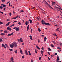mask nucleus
I'll return each mask as SVG.
<instances>
[{
	"label": "nucleus",
	"instance_id": "f03ea898",
	"mask_svg": "<svg viewBox=\"0 0 62 62\" xmlns=\"http://www.w3.org/2000/svg\"><path fill=\"white\" fill-rule=\"evenodd\" d=\"M41 23L43 24L44 25V24H45V23L46 22H45V21L43 20V19H42L41 21Z\"/></svg>",
	"mask_w": 62,
	"mask_h": 62
},
{
	"label": "nucleus",
	"instance_id": "7c9ffc66",
	"mask_svg": "<svg viewBox=\"0 0 62 62\" xmlns=\"http://www.w3.org/2000/svg\"><path fill=\"white\" fill-rule=\"evenodd\" d=\"M29 54L30 55H31V53H30V51H28Z\"/></svg>",
	"mask_w": 62,
	"mask_h": 62
},
{
	"label": "nucleus",
	"instance_id": "4468645a",
	"mask_svg": "<svg viewBox=\"0 0 62 62\" xmlns=\"http://www.w3.org/2000/svg\"><path fill=\"white\" fill-rule=\"evenodd\" d=\"M29 25H28L27 27V30L28 31L29 29Z\"/></svg>",
	"mask_w": 62,
	"mask_h": 62
},
{
	"label": "nucleus",
	"instance_id": "ea45409f",
	"mask_svg": "<svg viewBox=\"0 0 62 62\" xmlns=\"http://www.w3.org/2000/svg\"><path fill=\"white\" fill-rule=\"evenodd\" d=\"M17 40L19 42L20 41V39H17Z\"/></svg>",
	"mask_w": 62,
	"mask_h": 62
},
{
	"label": "nucleus",
	"instance_id": "4d7b16f0",
	"mask_svg": "<svg viewBox=\"0 0 62 62\" xmlns=\"http://www.w3.org/2000/svg\"><path fill=\"white\" fill-rule=\"evenodd\" d=\"M25 23L26 25H27V22H26Z\"/></svg>",
	"mask_w": 62,
	"mask_h": 62
},
{
	"label": "nucleus",
	"instance_id": "f3484780",
	"mask_svg": "<svg viewBox=\"0 0 62 62\" xmlns=\"http://www.w3.org/2000/svg\"><path fill=\"white\" fill-rule=\"evenodd\" d=\"M20 41L21 42H23V39L22 38H20Z\"/></svg>",
	"mask_w": 62,
	"mask_h": 62
},
{
	"label": "nucleus",
	"instance_id": "a878e982",
	"mask_svg": "<svg viewBox=\"0 0 62 62\" xmlns=\"http://www.w3.org/2000/svg\"><path fill=\"white\" fill-rule=\"evenodd\" d=\"M15 24H13V25H11L9 26V27H12V26H13Z\"/></svg>",
	"mask_w": 62,
	"mask_h": 62
},
{
	"label": "nucleus",
	"instance_id": "f704fd0d",
	"mask_svg": "<svg viewBox=\"0 0 62 62\" xmlns=\"http://www.w3.org/2000/svg\"><path fill=\"white\" fill-rule=\"evenodd\" d=\"M2 41H3V40L0 38V42H2Z\"/></svg>",
	"mask_w": 62,
	"mask_h": 62
},
{
	"label": "nucleus",
	"instance_id": "412c9836",
	"mask_svg": "<svg viewBox=\"0 0 62 62\" xmlns=\"http://www.w3.org/2000/svg\"><path fill=\"white\" fill-rule=\"evenodd\" d=\"M46 39H47V38H46V37H45L44 40L45 41H46Z\"/></svg>",
	"mask_w": 62,
	"mask_h": 62
},
{
	"label": "nucleus",
	"instance_id": "f8f14e48",
	"mask_svg": "<svg viewBox=\"0 0 62 62\" xmlns=\"http://www.w3.org/2000/svg\"><path fill=\"white\" fill-rule=\"evenodd\" d=\"M10 47H11V48H13V47L14 46H13V45H12H12H10Z\"/></svg>",
	"mask_w": 62,
	"mask_h": 62
},
{
	"label": "nucleus",
	"instance_id": "9b49d317",
	"mask_svg": "<svg viewBox=\"0 0 62 62\" xmlns=\"http://www.w3.org/2000/svg\"><path fill=\"white\" fill-rule=\"evenodd\" d=\"M40 52L42 55H43V52H44L43 51H42V50H41V51Z\"/></svg>",
	"mask_w": 62,
	"mask_h": 62
},
{
	"label": "nucleus",
	"instance_id": "6e6552de",
	"mask_svg": "<svg viewBox=\"0 0 62 62\" xmlns=\"http://www.w3.org/2000/svg\"><path fill=\"white\" fill-rule=\"evenodd\" d=\"M2 47H4L5 49H6V47L5 46L4 44H2L1 45Z\"/></svg>",
	"mask_w": 62,
	"mask_h": 62
},
{
	"label": "nucleus",
	"instance_id": "bf43d9fd",
	"mask_svg": "<svg viewBox=\"0 0 62 62\" xmlns=\"http://www.w3.org/2000/svg\"><path fill=\"white\" fill-rule=\"evenodd\" d=\"M10 2V1H8V2L6 4H8V3H9Z\"/></svg>",
	"mask_w": 62,
	"mask_h": 62
},
{
	"label": "nucleus",
	"instance_id": "473e14b6",
	"mask_svg": "<svg viewBox=\"0 0 62 62\" xmlns=\"http://www.w3.org/2000/svg\"><path fill=\"white\" fill-rule=\"evenodd\" d=\"M59 56H57V58L56 59V60H59Z\"/></svg>",
	"mask_w": 62,
	"mask_h": 62
},
{
	"label": "nucleus",
	"instance_id": "aec40b11",
	"mask_svg": "<svg viewBox=\"0 0 62 62\" xmlns=\"http://www.w3.org/2000/svg\"><path fill=\"white\" fill-rule=\"evenodd\" d=\"M4 33H8V31L6 30H5L4 32Z\"/></svg>",
	"mask_w": 62,
	"mask_h": 62
},
{
	"label": "nucleus",
	"instance_id": "6ab92c4d",
	"mask_svg": "<svg viewBox=\"0 0 62 62\" xmlns=\"http://www.w3.org/2000/svg\"><path fill=\"white\" fill-rule=\"evenodd\" d=\"M29 21L30 22V23H32V21L31 19H30Z\"/></svg>",
	"mask_w": 62,
	"mask_h": 62
},
{
	"label": "nucleus",
	"instance_id": "ddd939ff",
	"mask_svg": "<svg viewBox=\"0 0 62 62\" xmlns=\"http://www.w3.org/2000/svg\"><path fill=\"white\" fill-rule=\"evenodd\" d=\"M20 53L22 54H23V52H22V50L21 49L20 50Z\"/></svg>",
	"mask_w": 62,
	"mask_h": 62
},
{
	"label": "nucleus",
	"instance_id": "49530a36",
	"mask_svg": "<svg viewBox=\"0 0 62 62\" xmlns=\"http://www.w3.org/2000/svg\"><path fill=\"white\" fill-rule=\"evenodd\" d=\"M41 49L42 50H43V51H44V48H43V47H42V48H41Z\"/></svg>",
	"mask_w": 62,
	"mask_h": 62
},
{
	"label": "nucleus",
	"instance_id": "a211bd4d",
	"mask_svg": "<svg viewBox=\"0 0 62 62\" xmlns=\"http://www.w3.org/2000/svg\"><path fill=\"white\" fill-rule=\"evenodd\" d=\"M29 37L30 38V39H31V40H32L33 39H32V36L30 35V36Z\"/></svg>",
	"mask_w": 62,
	"mask_h": 62
},
{
	"label": "nucleus",
	"instance_id": "09e8293b",
	"mask_svg": "<svg viewBox=\"0 0 62 62\" xmlns=\"http://www.w3.org/2000/svg\"><path fill=\"white\" fill-rule=\"evenodd\" d=\"M39 60H41V57H39Z\"/></svg>",
	"mask_w": 62,
	"mask_h": 62
},
{
	"label": "nucleus",
	"instance_id": "052dcab7",
	"mask_svg": "<svg viewBox=\"0 0 62 62\" xmlns=\"http://www.w3.org/2000/svg\"><path fill=\"white\" fill-rule=\"evenodd\" d=\"M4 11H5V10H6V8H4L3 9Z\"/></svg>",
	"mask_w": 62,
	"mask_h": 62
},
{
	"label": "nucleus",
	"instance_id": "a18cd8bd",
	"mask_svg": "<svg viewBox=\"0 0 62 62\" xmlns=\"http://www.w3.org/2000/svg\"><path fill=\"white\" fill-rule=\"evenodd\" d=\"M24 57V56L23 55L22 56V58H23Z\"/></svg>",
	"mask_w": 62,
	"mask_h": 62
},
{
	"label": "nucleus",
	"instance_id": "774afa93",
	"mask_svg": "<svg viewBox=\"0 0 62 62\" xmlns=\"http://www.w3.org/2000/svg\"><path fill=\"white\" fill-rule=\"evenodd\" d=\"M0 8H3V7H2V6H0Z\"/></svg>",
	"mask_w": 62,
	"mask_h": 62
},
{
	"label": "nucleus",
	"instance_id": "a19ab883",
	"mask_svg": "<svg viewBox=\"0 0 62 62\" xmlns=\"http://www.w3.org/2000/svg\"><path fill=\"white\" fill-rule=\"evenodd\" d=\"M9 51H13V49H9Z\"/></svg>",
	"mask_w": 62,
	"mask_h": 62
},
{
	"label": "nucleus",
	"instance_id": "2f4dec72",
	"mask_svg": "<svg viewBox=\"0 0 62 62\" xmlns=\"http://www.w3.org/2000/svg\"><path fill=\"white\" fill-rule=\"evenodd\" d=\"M50 46H51V47H54V45H51Z\"/></svg>",
	"mask_w": 62,
	"mask_h": 62
},
{
	"label": "nucleus",
	"instance_id": "5fc2aeb1",
	"mask_svg": "<svg viewBox=\"0 0 62 62\" xmlns=\"http://www.w3.org/2000/svg\"><path fill=\"white\" fill-rule=\"evenodd\" d=\"M51 57L52 58H53V55H51Z\"/></svg>",
	"mask_w": 62,
	"mask_h": 62
},
{
	"label": "nucleus",
	"instance_id": "c9c22d12",
	"mask_svg": "<svg viewBox=\"0 0 62 62\" xmlns=\"http://www.w3.org/2000/svg\"><path fill=\"white\" fill-rule=\"evenodd\" d=\"M1 1L2 2H5V0H1Z\"/></svg>",
	"mask_w": 62,
	"mask_h": 62
},
{
	"label": "nucleus",
	"instance_id": "4be33fe9",
	"mask_svg": "<svg viewBox=\"0 0 62 62\" xmlns=\"http://www.w3.org/2000/svg\"><path fill=\"white\" fill-rule=\"evenodd\" d=\"M9 25V23H8L7 24H6L5 25H6V26H8Z\"/></svg>",
	"mask_w": 62,
	"mask_h": 62
},
{
	"label": "nucleus",
	"instance_id": "6e6d98bb",
	"mask_svg": "<svg viewBox=\"0 0 62 62\" xmlns=\"http://www.w3.org/2000/svg\"><path fill=\"white\" fill-rule=\"evenodd\" d=\"M56 31H59V30H58V29L57 28V29H56Z\"/></svg>",
	"mask_w": 62,
	"mask_h": 62
},
{
	"label": "nucleus",
	"instance_id": "423d86ee",
	"mask_svg": "<svg viewBox=\"0 0 62 62\" xmlns=\"http://www.w3.org/2000/svg\"><path fill=\"white\" fill-rule=\"evenodd\" d=\"M45 25H51L49 23H45Z\"/></svg>",
	"mask_w": 62,
	"mask_h": 62
},
{
	"label": "nucleus",
	"instance_id": "c03bdc74",
	"mask_svg": "<svg viewBox=\"0 0 62 62\" xmlns=\"http://www.w3.org/2000/svg\"><path fill=\"white\" fill-rule=\"evenodd\" d=\"M32 31H33V30L32 29H31V33H32Z\"/></svg>",
	"mask_w": 62,
	"mask_h": 62
},
{
	"label": "nucleus",
	"instance_id": "c756f323",
	"mask_svg": "<svg viewBox=\"0 0 62 62\" xmlns=\"http://www.w3.org/2000/svg\"><path fill=\"white\" fill-rule=\"evenodd\" d=\"M38 30L39 32H40V31H41V30L39 28H38Z\"/></svg>",
	"mask_w": 62,
	"mask_h": 62
},
{
	"label": "nucleus",
	"instance_id": "864d4df0",
	"mask_svg": "<svg viewBox=\"0 0 62 62\" xmlns=\"http://www.w3.org/2000/svg\"><path fill=\"white\" fill-rule=\"evenodd\" d=\"M48 60H50V58L49 57H48Z\"/></svg>",
	"mask_w": 62,
	"mask_h": 62
},
{
	"label": "nucleus",
	"instance_id": "0eeeda50",
	"mask_svg": "<svg viewBox=\"0 0 62 62\" xmlns=\"http://www.w3.org/2000/svg\"><path fill=\"white\" fill-rule=\"evenodd\" d=\"M7 30H9V31H11V30H12L11 28L10 27H7Z\"/></svg>",
	"mask_w": 62,
	"mask_h": 62
},
{
	"label": "nucleus",
	"instance_id": "58836bf2",
	"mask_svg": "<svg viewBox=\"0 0 62 62\" xmlns=\"http://www.w3.org/2000/svg\"><path fill=\"white\" fill-rule=\"evenodd\" d=\"M3 23H4L0 21V24H3Z\"/></svg>",
	"mask_w": 62,
	"mask_h": 62
},
{
	"label": "nucleus",
	"instance_id": "de8ad7c7",
	"mask_svg": "<svg viewBox=\"0 0 62 62\" xmlns=\"http://www.w3.org/2000/svg\"><path fill=\"white\" fill-rule=\"evenodd\" d=\"M3 7H6V5H4L3 6Z\"/></svg>",
	"mask_w": 62,
	"mask_h": 62
},
{
	"label": "nucleus",
	"instance_id": "393cba45",
	"mask_svg": "<svg viewBox=\"0 0 62 62\" xmlns=\"http://www.w3.org/2000/svg\"><path fill=\"white\" fill-rule=\"evenodd\" d=\"M52 2V4H53V5H55V3L54 2Z\"/></svg>",
	"mask_w": 62,
	"mask_h": 62
},
{
	"label": "nucleus",
	"instance_id": "c85d7f7f",
	"mask_svg": "<svg viewBox=\"0 0 62 62\" xmlns=\"http://www.w3.org/2000/svg\"><path fill=\"white\" fill-rule=\"evenodd\" d=\"M18 17H19V16L18 15H17V16L16 17H15V19H17V18H18Z\"/></svg>",
	"mask_w": 62,
	"mask_h": 62
},
{
	"label": "nucleus",
	"instance_id": "680f3d73",
	"mask_svg": "<svg viewBox=\"0 0 62 62\" xmlns=\"http://www.w3.org/2000/svg\"><path fill=\"white\" fill-rule=\"evenodd\" d=\"M0 12L1 13H2V14H4V13L3 12H2L1 11Z\"/></svg>",
	"mask_w": 62,
	"mask_h": 62
},
{
	"label": "nucleus",
	"instance_id": "0e129e2a",
	"mask_svg": "<svg viewBox=\"0 0 62 62\" xmlns=\"http://www.w3.org/2000/svg\"><path fill=\"white\" fill-rule=\"evenodd\" d=\"M48 54L49 55H50V53L49 52H48Z\"/></svg>",
	"mask_w": 62,
	"mask_h": 62
},
{
	"label": "nucleus",
	"instance_id": "13d9d810",
	"mask_svg": "<svg viewBox=\"0 0 62 62\" xmlns=\"http://www.w3.org/2000/svg\"><path fill=\"white\" fill-rule=\"evenodd\" d=\"M9 15L10 16H11V13H10L9 14Z\"/></svg>",
	"mask_w": 62,
	"mask_h": 62
},
{
	"label": "nucleus",
	"instance_id": "338daca9",
	"mask_svg": "<svg viewBox=\"0 0 62 62\" xmlns=\"http://www.w3.org/2000/svg\"><path fill=\"white\" fill-rule=\"evenodd\" d=\"M9 6H10V3H9Z\"/></svg>",
	"mask_w": 62,
	"mask_h": 62
},
{
	"label": "nucleus",
	"instance_id": "37998d69",
	"mask_svg": "<svg viewBox=\"0 0 62 62\" xmlns=\"http://www.w3.org/2000/svg\"><path fill=\"white\" fill-rule=\"evenodd\" d=\"M35 52L36 53H37V49H36L35 51Z\"/></svg>",
	"mask_w": 62,
	"mask_h": 62
},
{
	"label": "nucleus",
	"instance_id": "cd10ccee",
	"mask_svg": "<svg viewBox=\"0 0 62 62\" xmlns=\"http://www.w3.org/2000/svg\"><path fill=\"white\" fill-rule=\"evenodd\" d=\"M5 46H6L8 48V45H7V44H5Z\"/></svg>",
	"mask_w": 62,
	"mask_h": 62
},
{
	"label": "nucleus",
	"instance_id": "603ef678",
	"mask_svg": "<svg viewBox=\"0 0 62 62\" xmlns=\"http://www.w3.org/2000/svg\"><path fill=\"white\" fill-rule=\"evenodd\" d=\"M37 49H38V50H40V48L39 47H37Z\"/></svg>",
	"mask_w": 62,
	"mask_h": 62
},
{
	"label": "nucleus",
	"instance_id": "bb28decb",
	"mask_svg": "<svg viewBox=\"0 0 62 62\" xmlns=\"http://www.w3.org/2000/svg\"><path fill=\"white\" fill-rule=\"evenodd\" d=\"M18 24H19V25H21V24H22V23H21V22H19L18 23Z\"/></svg>",
	"mask_w": 62,
	"mask_h": 62
},
{
	"label": "nucleus",
	"instance_id": "e2e57ef3",
	"mask_svg": "<svg viewBox=\"0 0 62 62\" xmlns=\"http://www.w3.org/2000/svg\"><path fill=\"white\" fill-rule=\"evenodd\" d=\"M38 42L39 43V39H38Z\"/></svg>",
	"mask_w": 62,
	"mask_h": 62
},
{
	"label": "nucleus",
	"instance_id": "f257e3e1",
	"mask_svg": "<svg viewBox=\"0 0 62 62\" xmlns=\"http://www.w3.org/2000/svg\"><path fill=\"white\" fill-rule=\"evenodd\" d=\"M12 44L13 46H15V47H17V44L16 42L13 43H12Z\"/></svg>",
	"mask_w": 62,
	"mask_h": 62
},
{
	"label": "nucleus",
	"instance_id": "72a5a7b5",
	"mask_svg": "<svg viewBox=\"0 0 62 62\" xmlns=\"http://www.w3.org/2000/svg\"><path fill=\"white\" fill-rule=\"evenodd\" d=\"M57 49H59V50H60V49H61V48L60 47H57Z\"/></svg>",
	"mask_w": 62,
	"mask_h": 62
},
{
	"label": "nucleus",
	"instance_id": "39448f33",
	"mask_svg": "<svg viewBox=\"0 0 62 62\" xmlns=\"http://www.w3.org/2000/svg\"><path fill=\"white\" fill-rule=\"evenodd\" d=\"M11 61H9V62H14V61H13V57H12L11 58Z\"/></svg>",
	"mask_w": 62,
	"mask_h": 62
},
{
	"label": "nucleus",
	"instance_id": "79ce46f5",
	"mask_svg": "<svg viewBox=\"0 0 62 62\" xmlns=\"http://www.w3.org/2000/svg\"><path fill=\"white\" fill-rule=\"evenodd\" d=\"M16 28H17V27H14V28H13V29H16Z\"/></svg>",
	"mask_w": 62,
	"mask_h": 62
},
{
	"label": "nucleus",
	"instance_id": "9d476101",
	"mask_svg": "<svg viewBox=\"0 0 62 62\" xmlns=\"http://www.w3.org/2000/svg\"><path fill=\"white\" fill-rule=\"evenodd\" d=\"M16 31H19V28L18 27L16 28Z\"/></svg>",
	"mask_w": 62,
	"mask_h": 62
},
{
	"label": "nucleus",
	"instance_id": "2eb2a0df",
	"mask_svg": "<svg viewBox=\"0 0 62 62\" xmlns=\"http://www.w3.org/2000/svg\"><path fill=\"white\" fill-rule=\"evenodd\" d=\"M0 35L1 36H4V35H5V34L4 33H1Z\"/></svg>",
	"mask_w": 62,
	"mask_h": 62
},
{
	"label": "nucleus",
	"instance_id": "69168bd1",
	"mask_svg": "<svg viewBox=\"0 0 62 62\" xmlns=\"http://www.w3.org/2000/svg\"><path fill=\"white\" fill-rule=\"evenodd\" d=\"M54 54H55V55H57V53H55Z\"/></svg>",
	"mask_w": 62,
	"mask_h": 62
},
{
	"label": "nucleus",
	"instance_id": "7ed1b4c3",
	"mask_svg": "<svg viewBox=\"0 0 62 62\" xmlns=\"http://www.w3.org/2000/svg\"><path fill=\"white\" fill-rule=\"evenodd\" d=\"M13 32H12L10 34H9L7 36H8V37H9V36H10L12 35H13Z\"/></svg>",
	"mask_w": 62,
	"mask_h": 62
},
{
	"label": "nucleus",
	"instance_id": "e433bc0d",
	"mask_svg": "<svg viewBox=\"0 0 62 62\" xmlns=\"http://www.w3.org/2000/svg\"><path fill=\"white\" fill-rule=\"evenodd\" d=\"M37 20H38V21H39V18L37 17Z\"/></svg>",
	"mask_w": 62,
	"mask_h": 62
},
{
	"label": "nucleus",
	"instance_id": "3c124183",
	"mask_svg": "<svg viewBox=\"0 0 62 62\" xmlns=\"http://www.w3.org/2000/svg\"><path fill=\"white\" fill-rule=\"evenodd\" d=\"M12 19L13 20L14 19H15V17H13L12 18Z\"/></svg>",
	"mask_w": 62,
	"mask_h": 62
},
{
	"label": "nucleus",
	"instance_id": "dca6fc26",
	"mask_svg": "<svg viewBox=\"0 0 62 62\" xmlns=\"http://www.w3.org/2000/svg\"><path fill=\"white\" fill-rule=\"evenodd\" d=\"M14 52L16 53V54H18V51L17 50H16Z\"/></svg>",
	"mask_w": 62,
	"mask_h": 62
},
{
	"label": "nucleus",
	"instance_id": "8fccbe9b",
	"mask_svg": "<svg viewBox=\"0 0 62 62\" xmlns=\"http://www.w3.org/2000/svg\"><path fill=\"white\" fill-rule=\"evenodd\" d=\"M61 46H62V43H61L60 44H59Z\"/></svg>",
	"mask_w": 62,
	"mask_h": 62
},
{
	"label": "nucleus",
	"instance_id": "20e7f679",
	"mask_svg": "<svg viewBox=\"0 0 62 62\" xmlns=\"http://www.w3.org/2000/svg\"><path fill=\"white\" fill-rule=\"evenodd\" d=\"M45 2H46V4L48 5V6L49 7V8H52V7L50 5V4H48V3L46 1Z\"/></svg>",
	"mask_w": 62,
	"mask_h": 62
},
{
	"label": "nucleus",
	"instance_id": "4c0bfd02",
	"mask_svg": "<svg viewBox=\"0 0 62 62\" xmlns=\"http://www.w3.org/2000/svg\"><path fill=\"white\" fill-rule=\"evenodd\" d=\"M26 22H27V23L28 25L29 24V22L28 21H26Z\"/></svg>",
	"mask_w": 62,
	"mask_h": 62
},
{
	"label": "nucleus",
	"instance_id": "b1692460",
	"mask_svg": "<svg viewBox=\"0 0 62 62\" xmlns=\"http://www.w3.org/2000/svg\"><path fill=\"white\" fill-rule=\"evenodd\" d=\"M23 12H24V11L22 10H21L20 11V13Z\"/></svg>",
	"mask_w": 62,
	"mask_h": 62
},
{
	"label": "nucleus",
	"instance_id": "5701e85b",
	"mask_svg": "<svg viewBox=\"0 0 62 62\" xmlns=\"http://www.w3.org/2000/svg\"><path fill=\"white\" fill-rule=\"evenodd\" d=\"M48 49L49 51H52V49H50V48H49Z\"/></svg>",
	"mask_w": 62,
	"mask_h": 62
},
{
	"label": "nucleus",
	"instance_id": "1a4fd4ad",
	"mask_svg": "<svg viewBox=\"0 0 62 62\" xmlns=\"http://www.w3.org/2000/svg\"><path fill=\"white\" fill-rule=\"evenodd\" d=\"M25 54H26V55H28V53H27V51L26 50H25Z\"/></svg>",
	"mask_w": 62,
	"mask_h": 62
}]
</instances>
